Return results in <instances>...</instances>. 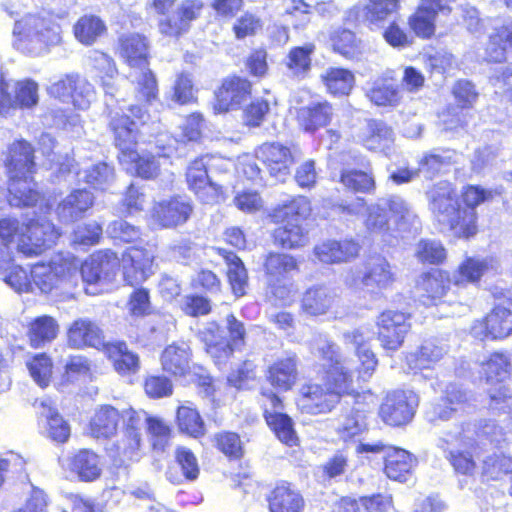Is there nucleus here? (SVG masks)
Here are the masks:
<instances>
[{"mask_svg":"<svg viewBox=\"0 0 512 512\" xmlns=\"http://www.w3.org/2000/svg\"><path fill=\"white\" fill-rule=\"evenodd\" d=\"M123 422V437L115 444L117 456L136 461L140 458L142 444V429L144 427V412L131 407L116 408L112 405H101L96 408L90 420V434L97 439L113 437Z\"/></svg>","mask_w":512,"mask_h":512,"instance_id":"obj_1","label":"nucleus"},{"mask_svg":"<svg viewBox=\"0 0 512 512\" xmlns=\"http://www.w3.org/2000/svg\"><path fill=\"white\" fill-rule=\"evenodd\" d=\"M343 211L351 215L362 214L363 225L372 236L388 235L391 231V220L402 230L417 221V216L408 203L398 195L381 198L370 205H366L362 198H357L344 206Z\"/></svg>","mask_w":512,"mask_h":512,"instance_id":"obj_2","label":"nucleus"},{"mask_svg":"<svg viewBox=\"0 0 512 512\" xmlns=\"http://www.w3.org/2000/svg\"><path fill=\"white\" fill-rule=\"evenodd\" d=\"M429 210L442 227L459 238H470L477 232V213L461 209L453 186L446 181L439 182L427 192Z\"/></svg>","mask_w":512,"mask_h":512,"instance_id":"obj_3","label":"nucleus"},{"mask_svg":"<svg viewBox=\"0 0 512 512\" xmlns=\"http://www.w3.org/2000/svg\"><path fill=\"white\" fill-rule=\"evenodd\" d=\"M109 128L114 135L115 144L120 150L118 155L120 164L126 171L145 179L156 177L161 165L159 159L163 157L166 160L170 150L164 146L165 152L159 158L151 154H139L134 149L138 134L136 123L125 114H112Z\"/></svg>","mask_w":512,"mask_h":512,"instance_id":"obj_4","label":"nucleus"},{"mask_svg":"<svg viewBox=\"0 0 512 512\" xmlns=\"http://www.w3.org/2000/svg\"><path fill=\"white\" fill-rule=\"evenodd\" d=\"M6 166L9 174L8 202L11 206H33L39 200V192L33 181L35 164L33 148L23 140L9 146Z\"/></svg>","mask_w":512,"mask_h":512,"instance_id":"obj_5","label":"nucleus"},{"mask_svg":"<svg viewBox=\"0 0 512 512\" xmlns=\"http://www.w3.org/2000/svg\"><path fill=\"white\" fill-rule=\"evenodd\" d=\"M119 41L121 57L134 69L129 77L137 84V98L146 102L154 100L158 87L154 74L148 68L149 46L146 38L140 34H129L121 37Z\"/></svg>","mask_w":512,"mask_h":512,"instance_id":"obj_6","label":"nucleus"},{"mask_svg":"<svg viewBox=\"0 0 512 512\" xmlns=\"http://www.w3.org/2000/svg\"><path fill=\"white\" fill-rule=\"evenodd\" d=\"M338 350V346L323 335L314 337L311 342L312 353L322 361L325 387L338 396L339 402L342 395L353 394L355 387L350 364L342 360Z\"/></svg>","mask_w":512,"mask_h":512,"instance_id":"obj_7","label":"nucleus"},{"mask_svg":"<svg viewBox=\"0 0 512 512\" xmlns=\"http://www.w3.org/2000/svg\"><path fill=\"white\" fill-rule=\"evenodd\" d=\"M310 211V202L303 196L296 197L289 203L275 208L271 218L275 223L282 224L274 231L275 242L288 249L304 246L308 242V237L302 226V221Z\"/></svg>","mask_w":512,"mask_h":512,"instance_id":"obj_8","label":"nucleus"},{"mask_svg":"<svg viewBox=\"0 0 512 512\" xmlns=\"http://www.w3.org/2000/svg\"><path fill=\"white\" fill-rule=\"evenodd\" d=\"M13 32L18 36L21 48L33 55H39L61 41L60 26L51 17L39 14L24 16L15 23Z\"/></svg>","mask_w":512,"mask_h":512,"instance_id":"obj_9","label":"nucleus"},{"mask_svg":"<svg viewBox=\"0 0 512 512\" xmlns=\"http://www.w3.org/2000/svg\"><path fill=\"white\" fill-rule=\"evenodd\" d=\"M93 68L97 71L105 93V106L109 120L112 114L122 113V108H117L120 102L126 98V90L130 86L128 79L116 77L117 69L114 61L107 54L93 51L89 57Z\"/></svg>","mask_w":512,"mask_h":512,"instance_id":"obj_10","label":"nucleus"},{"mask_svg":"<svg viewBox=\"0 0 512 512\" xmlns=\"http://www.w3.org/2000/svg\"><path fill=\"white\" fill-rule=\"evenodd\" d=\"M77 273V265L69 257L55 255L47 263H37L31 268L33 292L49 294L63 286Z\"/></svg>","mask_w":512,"mask_h":512,"instance_id":"obj_11","label":"nucleus"},{"mask_svg":"<svg viewBox=\"0 0 512 512\" xmlns=\"http://www.w3.org/2000/svg\"><path fill=\"white\" fill-rule=\"evenodd\" d=\"M462 427L455 432H445L438 446L448 452L446 456L454 470L463 475H472L476 468L474 460L475 440Z\"/></svg>","mask_w":512,"mask_h":512,"instance_id":"obj_12","label":"nucleus"},{"mask_svg":"<svg viewBox=\"0 0 512 512\" xmlns=\"http://www.w3.org/2000/svg\"><path fill=\"white\" fill-rule=\"evenodd\" d=\"M511 363L503 353H494L482 364L481 373L487 384L499 385L489 390L490 408L506 411L512 408V396L502 383L509 377Z\"/></svg>","mask_w":512,"mask_h":512,"instance_id":"obj_13","label":"nucleus"},{"mask_svg":"<svg viewBox=\"0 0 512 512\" xmlns=\"http://www.w3.org/2000/svg\"><path fill=\"white\" fill-rule=\"evenodd\" d=\"M38 102V85L26 79L7 81L0 72V115L8 116L17 108H30Z\"/></svg>","mask_w":512,"mask_h":512,"instance_id":"obj_14","label":"nucleus"},{"mask_svg":"<svg viewBox=\"0 0 512 512\" xmlns=\"http://www.w3.org/2000/svg\"><path fill=\"white\" fill-rule=\"evenodd\" d=\"M58 237L59 233L52 222L48 220L31 221L22 225L18 251L27 257L40 255L45 249L50 248Z\"/></svg>","mask_w":512,"mask_h":512,"instance_id":"obj_15","label":"nucleus"},{"mask_svg":"<svg viewBox=\"0 0 512 512\" xmlns=\"http://www.w3.org/2000/svg\"><path fill=\"white\" fill-rule=\"evenodd\" d=\"M417 406L418 396L413 391L396 390L387 394L379 415L390 426H402L412 420Z\"/></svg>","mask_w":512,"mask_h":512,"instance_id":"obj_16","label":"nucleus"},{"mask_svg":"<svg viewBox=\"0 0 512 512\" xmlns=\"http://www.w3.org/2000/svg\"><path fill=\"white\" fill-rule=\"evenodd\" d=\"M378 340L385 350L397 351L411 329L409 316L400 311L386 310L376 321Z\"/></svg>","mask_w":512,"mask_h":512,"instance_id":"obj_17","label":"nucleus"},{"mask_svg":"<svg viewBox=\"0 0 512 512\" xmlns=\"http://www.w3.org/2000/svg\"><path fill=\"white\" fill-rule=\"evenodd\" d=\"M264 417L268 426L274 431L277 438L288 446L297 443L298 438L293 428L292 419L282 413L281 399L271 390H262Z\"/></svg>","mask_w":512,"mask_h":512,"instance_id":"obj_18","label":"nucleus"},{"mask_svg":"<svg viewBox=\"0 0 512 512\" xmlns=\"http://www.w3.org/2000/svg\"><path fill=\"white\" fill-rule=\"evenodd\" d=\"M206 157L192 161L187 167L186 182L189 189L204 204L214 205L224 199L222 187L208 176Z\"/></svg>","mask_w":512,"mask_h":512,"instance_id":"obj_19","label":"nucleus"},{"mask_svg":"<svg viewBox=\"0 0 512 512\" xmlns=\"http://www.w3.org/2000/svg\"><path fill=\"white\" fill-rule=\"evenodd\" d=\"M155 254L151 248L133 246L122 256L123 277L131 286L145 282L155 272Z\"/></svg>","mask_w":512,"mask_h":512,"instance_id":"obj_20","label":"nucleus"},{"mask_svg":"<svg viewBox=\"0 0 512 512\" xmlns=\"http://www.w3.org/2000/svg\"><path fill=\"white\" fill-rule=\"evenodd\" d=\"M192 211L189 200L176 196L156 202L151 211V219L159 228H175L186 223Z\"/></svg>","mask_w":512,"mask_h":512,"instance_id":"obj_21","label":"nucleus"},{"mask_svg":"<svg viewBox=\"0 0 512 512\" xmlns=\"http://www.w3.org/2000/svg\"><path fill=\"white\" fill-rule=\"evenodd\" d=\"M120 268V260L112 251H98L81 266V275L88 284L109 283L114 280Z\"/></svg>","mask_w":512,"mask_h":512,"instance_id":"obj_22","label":"nucleus"},{"mask_svg":"<svg viewBox=\"0 0 512 512\" xmlns=\"http://www.w3.org/2000/svg\"><path fill=\"white\" fill-rule=\"evenodd\" d=\"M256 157L277 181L284 182L294 163L290 149L279 143H264L256 151Z\"/></svg>","mask_w":512,"mask_h":512,"instance_id":"obj_23","label":"nucleus"},{"mask_svg":"<svg viewBox=\"0 0 512 512\" xmlns=\"http://www.w3.org/2000/svg\"><path fill=\"white\" fill-rule=\"evenodd\" d=\"M249 80L233 76L225 79L216 93V102L213 106L215 113H225L240 108L241 104L251 94Z\"/></svg>","mask_w":512,"mask_h":512,"instance_id":"obj_24","label":"nucleus"},{"mask_svg":"<svg viewBox=\"0 0 512 512\" xmlns=\"http://www.w3.org/2000/svg\"><path fill=\"white\" fill-rule=\"evenodd\" d=\"M470 408L468 394L459 387L450 385L445 391V396L431 406L426 416L430 422L447 421L459 412H468Z\"/></svg>","mask_w":512,"mask_h":512,"instance_id":"obj_25","label":"nucleus"},{"mask_svg":"<svg viewBox=\"0 0 512 512\" xmlns=\"http://www.w3.org/2000/svg\"><path fill=\"white\" fill-rule=\"evenodd\" d=\"M203 6L201 0H183L175 15L159 22L160 33L169 37H179L186 33L190 28V23L201 14Z\"/></svg>","mask_w":512,"mask_h":512,"instance_id":"obj_26","label":"nucleus"},{"mask_svg":"<svg viewBox=\"0 0 512 512\" xmlns=\"http://www.w3.org/2000/svg\"><path fill=\"white\" fill-rule=\"evenodd\" d=\"M68 345L75 349L84 347H93L104 351L103 331L100 327L88 318H79L75 320L67 332Z\"/></svg>","mask_w":512,"mask_h":512,"instance_id":"obj_27","label":"nucleus"},{"mask_svg":"<svg viewBox=\"0 0 512 512\" xmlns=\"http://www.w3.org/2000/svg\"><path fill=\"white\" fill-rule=\"evenodd\" d=\"M338 403V396L318 384L304 385L298 399L301 411L313 415L330 412Z\"/></svg>","mask_w":512,"mask_h":512,"instance_id":"obj_28","label":"nucleus"},{"mask_svg":"<svg viewBox=\"0 0 512 512\" xmlns=\"http://www.w3.org/2000/svg\"><path fill=\"white\" fill-rule=\"evenodd\" d=\"M34 408L39 415V423L47 435L54 441L63 443L70 436V427L52 406L50 399H39L34 402Z\"/></svg>","mask_w":512,"mask_h":512,"instance_id":"obj_29","label":"nucleus"},{"mask_svg":"<svg viewBox=\"0 0 512 512\" xmlns=\"http://www.w3.org/2000/svg\"><path fill=\"white\" fill-rule=\"evenodd\" d=\"M395 280L389 262L382 256H374L364 264V271L360 276V283L369 291L386 289Z\"/></svg>","mask_w":512,"mask_h":512,"instance_id":"obj_30","label":"nucleus"},{"mask_svg":"<svg viewBox=\"0 0 512 512\" xmlns=\"http://www.w3.org/2000/svg\"><path fill=\"white\" fill-rule=\"evenodd\" d=\"M346 343L352 344L356 348L357 357L360 361L359 378L366 381L374 373L378 361L375 354L366 345L371 339L367 328H357L344 333Z\"/></svg>","mask_w":512,"mask_h":512,"instance_id":"obj_31","label":"nucleus"},{"mask_svg":"<svg viewBox=\"0 0 512 512\" xmlns=\"http://www.w3.org/2000/svg\"><path fill=\"white\" fill-rule=\"evenodd\" d=\"M94 196L86 189H75L57 206L56 213L61 222L72 223L82 218L93 206Z\"/></svg>","mask_w":512,"mask_h":512,"instance_id":"obj_32","label":"nucleus"},{"mask_svg":"<svg viewBox=\"0 0 512 512\" xmlns=\"http://www.w3.org/2000/svg\"><path fill=\"white\" fill-rule=\"evenodd\" d=\"M197 337L217 365L226 363L233 352L229 342L222 337L220 326L216 322H207L199 329Z\"/></svg>","mask_w":512,"mask_h":512,"instance_id":"obj_33","label":"nucleus"},{"mask_svg":"<svg viewBox=\"0 0 512 512\" xmlns=\"http://www.w3.org/2000/svg\"><path fill=\"white\" fill-rule=\"evenodd\" d=\"M267 501L270 512H303L305 506L301 493L288 483L277 485Z\"/></svg>","mask_w":512,"mask_h":512,"instance_id":"obj_34","label":"nucleus"},{"mask_svg":"<svg viewBox=\"0 0 512 512\" xmlns=\"http://www.w3.org/2000/svg\"><path fill=\"white\" fill-rule=\"evenodd\" d=\"M314 251L321 262L333 264L347 262L357 257L360 246L353 240H328L316 246Z\"/></svg>","mask_w":512,"mask_h":512,"instance_id":"obj_35","label":"nucleus"},{"mask_svg":"<svg viewBox=\"0 0 512 512\" xmlns=\"http://www.w3.org/2000/svg\"><path fill=\"white\" fill-rule=\"evenodd\" d=\"M512 50V22L495 27L489 34L484 58L488 62L500 63L508 59Z\"/></svg>","mask_w":512,"mask_h":512,"instance_id":"obj_36","label":"nucleus"},{"mask_svg":"<svg viewBox=\"0 0 512 512\" xmlns=\"http://www.w3.org/2000/svg\"><path fill=\"white\" fill-rule=\"evenodd\" d=\"M449 282L448 276L441 270L423 274L416 286L419 300L424 305L434 304L446 294Z\"/></svg>","mask_w":512,"mask_h":512,"instance_id":"obj_37","label":"nucleus"},{"mask_svg":"<svg viewBox=\"0 0 512 512\" xmlns=\"http://www.w3.org/2000/svg\"><path fill=\"white\" fill-rule=\"evenodd\" d=\"M191 351L185 342L168 345L161 354V365L165 372L184 376L190 371Z\"/></svg>","mask_w":512,"mask_h":512,"instance_id":"obj_38","label":"nucleus"},{"mask_svg":"<svg viewBox=\"0 0 512 512\" xmlns=\"http://www.w3.org/2000/svg\"><path fill=\"white\" fill-rule=\"evenodd\" d=\"M335 293L324 286L312 287L306 290L301 300V310L310 316L326 314L335 304Z\"/></svg>","mask_w":512,"mask_h":512,"instance_id":"obj_39","label":"nucleus"},{"mask_svg":"<svg viewBox=\"0 0 512 512\" xmlns=\"http://www.w3.org/2000/svg\"><path fill=\"white\" fill-rule=\"evenodd\" d=\"M332 116L333 108L327 101L310 103L297 110V121L308 132H313L327 125Z\"/></svg>","mask_w":512,"mask_h":512,"instance_id":"obj_40","label":"nucleus"},{"mask_svg":"<svg viewBox=\"0 0 512 512\" xmlns=\"http://www.w3.org/2000/svg\"><path fill=\"white\" fill-rule=\"evenodd\" d=\"M67 467L82 481H94L101 475L102 464L99 456L91 450L83 449L67 459Z\"/></svg>","mask_w":512,"mask_h":512,"instance_id":"obj_41","label":"nucleus"},{"mask_svg":"<svg viewBox=\"0 0 512 512\" xmlns=\"http://www.w3.org/2000/svg\"><path fill=\"white\" fill-rule=\"evenodd\" d=\"M415 464V459L406 450L389 447L385 457V473L392 480L404 482Z\"/></svg>","mask_w":512,"mask_h":512,"instance_id":"obj_42","label":"nucleus"},{"mask_svg":"<svg viewBox=\"0 0 512 512\" xmlns=\"http://www.w3.org/2000/svg\"><path fill=\"white\" fill-rule=\"evenodd\" d=\"M297 378V364L295 356H288L275 361L267 371V380L271 385L287 391Z\"/></svg>","mask_w":512,"mask_h":512,"instance_id":"obj_43","label":"nucleus"},{"mask_svg":"<svg viewBox=\"0 0 512 512\" xmlns=\"http://www.w3.org/2000/svg\"><path fill=\"white\" fill-rule=\"evenodd\" d=\"M104 353L113 362L119 374H131L139 369L138 356L130 352L124 342L107 343L104 346Z\"/></svg>","mask_w":512,"mask_h":512,"instance_id":"obj_44","label":"nucleus"},{"mask_svg":"<svg viewBox=\"0 0 512 512\" xmlns=\"http://www.w3.org/2000/svg\"><path fill=\"white\" fill-rule=\"evenodd\" d=\"M57 321L47 315L35 318L29 325L28 338L31 346L39 348L53 341L58 334Z\"/></svg>","mask_w":512,"mask_h":512,"instance_id":"obj_45","label":"nucleus"},{"mask_svg":"<svg viewBox=\"0 0 512 512\" xmlns=\"http://www.w3.org/2000/svg\"><path fill=\"white\" fill-rule=\"evenodd\" d=\"M218 251L227 264V277L234 295L243 296L248 283V275L243 262L233 252L221 248Z\"/></svg>","mask_w":512,"mask_h":512,"instance_id":"obj_46","label":"nucleus"},{"mask_svg":"<svg viewBox=\"0 0 512 512\" xmlns=\"http://www.w3.org/2000/svg\"><path fill=\"white\" fill-rule=\"evenodd\" d=\"M446 352L444 346L438 345L434 341H425L417 352L407 355V364L412 370L428 369L440 361Z\"/></svg>","mask_w":512,"mask_h":512,"instance_id":"obj_47","label":"nucleus"},{"mask_svg":"<svg viewBox=\"0 0 512 512\" xmlns=\"http://www.w3.org/2000/svg\"><path fill=\"white\" fill-rule=\"evenodd\" d=\"M367 97L378 106H394L400 101V91L392 79L379 77L367 91Z\"/></svg>","mask_w":512,"mask_h":512,"instance_id":"obj_48","label":"nucleus"},{"mask_svg":"<svg viewBox=\"0 0 512 512\" xmlns=\"http://www.w3.org/2000/svg\"><path fill=\"white\" fill-rule=\"evenodd\" d=\"M399 0H369L361 17L371 27H382L385 21L397 12Z\"/></svg>","mask_w":512,"mask_h":512,"instance_id":"obj_49","label":"nucleus"},{"mask_svg":"<svg viewBox=\"0 0 512 512\" xmlns=\"http://www.w3.org/2000/svg\"><path fill=\"white\" fill-rule=\"evenodd\" d=\"M393 142V132L385 123L371 120L366 125L364 146L373 151H384Z\"/></svg>","mask_w":512,"mask_h":512,"instance_id":"obj_50","label":"nucleus"},{"mask_svg":"<svg viewBox=\"0 0 512 512\" xmlns=\"http://www.w3.org/2000/svg\"><path fill=\"white\" fill-rule=\"evenodd\" d=\"M327 90L335 96L348 95L355 83L353 73L343 68H329L322 75Z\"/></svg>","mask_w":512,"mask_h":512,"instance_id":"obj_51","label":"nucleus"},{"mask_svg":"<svg viewBox=\"0 0 512 512\" xmlns=\"http://www.w3.org/2000/svg\"><path fill=\"white\" fill-rule=\"evenodd\" d=\"M488 264L486 260L468 257L454 272L452 281L457 286H463L468 283H476L487 271Z\"/></svg>","mask_w":512,"mask_h":512,"instance_id":"obj_52","label":"nucleus"},{"mask_svg":"<svg viewBox=\"0 0 512 512\" xmlns=\"http://www.w3.org/2000/svg\"><path fill=\"white\" fill-rule=\"evenodd\" d=\"M297 269L296 260L288 254L270 253L265 261V270L269 276L270 283L272 281L279 282Z\"/></svg>","mask_w":512,"mask_h":512,"instance_id":"obj_53","label":"nucleus"},{"mask_svg":"<svg viewBox=\"0 0 512 512\" xmlns=\"http://www.w3.org/2000/svg\"><path fill=\"white\" fill-rule=\"evenodd\" d=\"M80 180L95 189L107 190L114 181V169L107 163H97L77 173Z\"/></svg>","mask_w":512,"mask_h":512,"instance_id":"obj_54","label":"nucleus"},{"mask_svg":"<svg viewBox=\"0 0 512 512\" xmlns=\"http://www.w3.org/2000/svg\"><path fill=\"white\" fill-rule=\"evenodd\" d=\"M105 30L103 21L94 15H85L74 25V35L84 45H92Z\"/></svg>","mask_w":512,"mask_h":512,"instance_id":"obj_55","label":"nucleus"},{"mask_svg":"<svg viewBox=\"0 0 512 512\" xmlns=\"http://www.w3.org/2000/svg\"><path fill=\"white\" fill-rule=\"evenodd\" d=\"M491 339H502L512 333V312L501 306L495 307L486 316Z\"/></svg>","mask_w":512,"mask_h":512,"instance_id":"obj_56","label":"nucleus"},{"mask_svg":"<svg viewBox=\"0 0 512 512\" xmlns=\"http://www.w3.org/2000/svg\"><path fill=\"white\" fill-rule=\"evenodd\" d=\"M177 423L181 432L194 438H198L205 433L204 422L198 411L190 406H180L177 410Z\"/></svg>","mask_w":512,"mask_h":512,"instance_id":"obj_57","label":"nucleus"},{"mask_svg":"<svg viewBox=\"0 0 512 512\" xmlns=\"http://www.w3.org/2000/svg\"><path fill=\"white\" fill-rule=\"evenodd\" d=\"M314 51L312 44L303 47H294L287 55L285 65L293 76H303L310 69L311 54Z\"/></svg>","mask_w":512,"mask_h":512,"instance_id":"obj_58","label":"nucleus"},{"mask_svg":"<svg viewBox=\"0 0 512 512\" xmlns=\"http://www.w3.org/2000/svg\"><path fill=\"white\" fill-rule=\"evenodd\" d=\"M331 41L334 51L345 58L353 59L361 53V43L350 30L336 31L332 35Z\"/></svg>","mask_w":512,"mask_h":512,"instance_id":"obj_59","label":"nucleus"},{"mask_svg":"<svg viewBox=\"0 0 512 512\" xmlns=\"http://www.w3.org/2000/svg\"><path fill=\"white\" fill-rule=\"evenodd\" d=\"M340 182L354 192L369 193L375 187L374 178L370 174L354 169L343 170Z\"/></svg>","mask_w":512,"mask_h":512,"instance_id":"obj_60","label":"nucleus"},{"mask_svg":"<svg viewBox=\"0 0 512 512\" xmlns=\"http://www.w3.org/2000/svg\"><path fill=\"white\" fill-rule=\"evenodd\" d=\"M512 472V458L503 454H493L483 461L482 476L486 480H499Z\"/></svg>","mask_w":512,"mask_h":512,"instance_id":"obj_61","label":"nucleus"},{"mask_svg":"<svg viewBox=\"0 0 512 512\" xmlns=\"http://www.w3.org/2000/svg\"><path fill=\"white\" fill-rule=\"evenodd\" d=\"M32 379L42 388L49 385L52 377L53 364L49 356L44 353L36 354L27 362Z\"/></svg>","mask_w":512,"mask_h":512,"instance_id":"obj_62","label":"nucleus"},{"mask_svg":"<svg viewBox=\"0 0 512 512\" xmlns=\"http://www.w3.org/2000/svg\"><path fill=\"white\" fill-rule=\"evenodd\" d=\"M366 429L365 415L363 411L352 409L346 414L338 425L337 431L343 440L360 435Z\"/></svg>","mask_w":512,"mask_h":512,"instance_id":"obj_63","label":"nucleus"},{"mask_svg":"<svg viewBox=\"0 0 512 512\" xmlns=\"http://www.w3.org/2000/svg\"><path fill=\"white\" fill-rule=\"evenodd\" d=\"M436 15L423 6L409 18V25L414 33L421 38H430L435 32Z\"/></svg>","mask_w":512,"mask_h":512,"instance_id":"obj_64","label":"nucleus"}]
</instances>
